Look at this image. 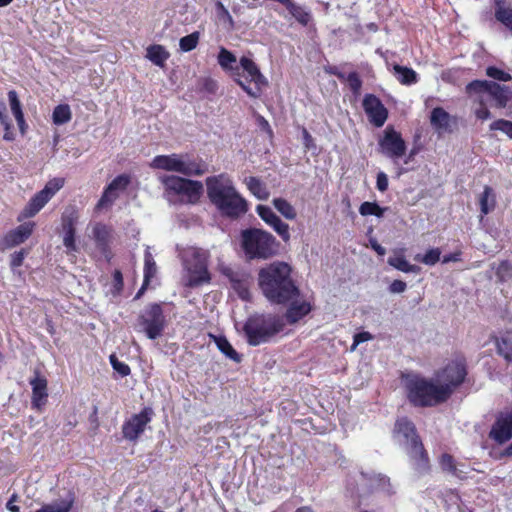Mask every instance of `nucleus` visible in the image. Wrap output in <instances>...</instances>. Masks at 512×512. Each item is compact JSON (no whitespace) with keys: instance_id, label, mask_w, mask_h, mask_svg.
Segmentation results:
<instances>
[{"instance_id":"obj_1","label":"nucleus","mask_w":512,"mask_h":512,"mask_svg":"<svg viewBox=\"0 0 512 512\" xmlns=\"http://www.w3.org/2000/svg\"><path fill=\"white\" fill-rule=\"evenodd\" d=\"M258 285L263 296L274 305H286L301 295L293 278V269L284 261H274L261 268L258 272Z\"/></svg>"},{"instance_id":"obj_2","label":"nucleus","mask_w":512,"mask_h":512,"mask_svg":"<svg viewBox=\"0 0 512 512\" xmlns=\"http://www.w3.org/2000/svg\"><path fill=\"white\" fill-rule=\"evenodd\" d=\"M210 202L223 214L237 218L248 211L247 201L237 192L232 180L225 174L207 177L205 180Z\"/></svg>"},{"instance_id":"obj_3","label":"nucleus","mask_w":512,"mask_h":512,"mask_svg":"<svg viewBox=\"0 0 512 512\" xmlns=\"http://www.w3.org/2000/svg\"><path fill=\"white\" fill-rule=\"evenodd\" d=\"M406 396L414 407H434L448 401L440 385L419 374H403Z\"/></svg>"},{"instance_id":"obj_4","label":"nucleus","mask_w":512,"mask_h":512,"mask_svg":"<svg viewBox=\"0 0 512 512\" xmlns=\"http://www.w3.org/2000/svg\"><path fill=\"white\" fill-rule=\"evenodd\" d=\"M394 432L405 439L406 453L414 470L419 474L428 473L430 458L414 423L406 417L400 418L395 422Z\"/></svg>"},{"instance_id":"obj_5","label":"nucleus","mask_w":512,"mask_h":512,"mask_svg":"<svg viewBox=\"0 0 512 512\" xmlns=\"http://www.w3.org/2000/svg\"><path fill=\"white\" fill-rule=\"evenodd\" d=\"M284 328L282 318L272 314H254L243 325L246 341L251 346L268 342Z\"/></svg>"},{"instance_id":"obj_6","label":"nucleus","mask_w":512,"mask_h":512,"mask_svg":"<svg viewBox=\"0 0 512 512\" xmlns=\"http://www.w3.org/2000/svg\"><path fill=\"white\" fill-rule=\"evenodd\" d=\"M241 246L250 260L269 259L279 250L276 238L271 233L257 228H248L241 232Z\"/></svg>"},{"instance_id":"obj_7","label":"nucleus","mask_w":512,"mask_h":512,"mask_svg":"<svg viewBox=\"0 0 512 512\" xmlns=\"http://www.w3.org/2000/svg\"><path fill=\"white\" fill-rule=\"evenodd\" d=\"M233 79L252 98H259L268 86L257 64L246 56L241 57L239 66L233 69Z\"/></svg>"},{"instance_id":"obj_8","label":"nucleus","mask_w":512,"mask_h":512,"mask_svg":"<svg viewBox=\"0 0 512 512\" xmlns=\"http://www.w3.org/2000/svg\"><path fill=\"white\" fill-rule=\"evenodd\" d=\"M468 376V365L463 354L455 355L442 368L435 372V380L449 400L454 392L462 386Z\"/></svg>"},{"instance_id":"obj_9","label":"nucleus","mask_w":512,"mask_h":512,"mask_svg":"<svg viewBox=\"0 0 512 512\" xmlns=\"http://www.w3.org/2000/svg\"><path fill=\"white\" fill-rule=\"evenodd\" d=\"M465 91L470 96L489 95L498 108L506 107L512 98V87L489 80H473L466 85Z\"/></svg>"},{"instance_id":"obj_10","label":"nucleus","mask_w":512,"mask_h":512,"mask_svg":"<svg viewBox=\"0 0 512 512\" xmlns=\"http://www.w3.org/2000/svg\"><path fill=\"white\" fill-rule=\"evenodd\" d=\"M138 324L149 339L160 337L166 327V319L161 304H149L138 317Z\"/></svg>"},{"instance_id":"obj_11","label":"nucleus","mask_w":512,"mask_h":512,"mask_svg":"<svg viewBox=\"0 0 512 512\" xmlns=\"http://www.w3.org/2000/svg\"><path fill=\"white\" fill-rule=\"evenodd\" d=\"M163 183L169 191L186 196L190 204H196L203 194V184L200 181L170 175L163 179Z\"/></svg>"},{"instance_id":"obj_12","label":"nucleus","mask_w":512,"mask_h":512,"mask_svg":"<svg viewBox=\"0 0 512 512\" xmlns=\"http://www.w3.org/2000/svg\"><path fill=\"white\" fill-rule=\"evenodd\" d=\"M378 149L382 155L395 161L406 154L407 145L401 133L388 125L378 140Z\"/></svg>"},{"instance_id":"obj_13","label":"nucleus","mask_w":512,"mask_h":512,"mask_svg":"<svg viewBox=\"0 0 512 512\" xmlns=\"http://www.w3.org/2000/svg\"><path fill=\"white\" fill-rule=\"evenodd\" d=\"M154 414L152 407L145 406L139 413L131 415L123 422V438L129 442L136 443L145 432L147 425L152 421Z\"/></svg>"},{"instance_id":"obj_14","label":"nucleus","mask_w":512,"mask_h":512,"mask_svg":"<svg viewBox=\"0 0 512 512\" xmlns=\"http://www.w3.org/2000/svg\"><path fill=\"white\" fill-rule=\"evenodd\" d=\"M79 220V212L74 206L65 208L61 215V229L63 232V245L67 252H77L76 225Z\"/></svg>"},{"instance_id":"obj_15","label":"nucleus","mask_w":512,"mask_h":512,"mask_svg":"<svg viewBox=\"0 0 512 512\" xmlns=\"http://www.w3.org/2000/svg\"><path fill=\"white\" fill-rule=\"evenodd\" d=\"M488 437L498 445H503L512 439V410L496 413Z\"/></svg>"},{"instance_id":"obj_16","label":"nucleus","mask_w":512,"mask_h":512,"mask_svg":"<svg viewBox=\"0 0 512 512\" xmlns=\"http://www.w3.org/2000/svg\"><path fill=\"white\" fill-rule=\"evenodd\" d=\"M362 107L369 122L377 128L382 127L388 119V109L375 94L367 93L362 100Z\"/></svg>"},{"instance_id":"obj_17","label":"nucleus","mask_w":512,"mask_h":512,"mask_svg":"<svg viewBox=\"0 0 512 512\" xmlns=\"http://www.w3.org/2000/svg\"><path fill=\"white\" fill-rule=\"evenodd\" d=\"M211 281V275L208 271V264L205 257L198 251L193 253V262L188 266L189 287H198L208 284Z\"/></svg>"},{"instance_id":"obj_18","label":"nucleus","mask_w":512,"mask_h":512,"mask_svg":"<svg viewBox=\"0 0 512 512\" xmlns=\"http://www.w3.org/2000/svg\"><path fill=\"white\" fill-rule=\"evenodd\" d=\"M34 227V222H26L8 231L0 241V250L11 249L24 243L32 235Z\"/></svg>"},{"instance_id":"obj_19","label":"nucleus","mask_w":512,"mask_h":512,"mask_svg":"<svg viewBox=\"0 0 512 512\" xmlns=\"http://www.w3.org/2000/svg\"><path fill=\"white\" fill-rule=\"evenodd\" d=\"M285 306H287V309L284 313V318L290 325L296 324L302 320L313 309L312 302L305 299L302 294L289 301Z\"/></svg>"},{"instance_id":"obj_20","label":"nucleus","mask_w":512,"mask_h":512,"mask_svg":"<svg viewBox=\"0 0 512 512\" xmlns=\"http://www.w3.org/2000/svg\"><path fill=\"white\" fill-rule=\"evenodd\" d=\"M32 388L31 406L41 411L48 400V381L40 372L35 371L34 377L29 381Z\"/></svg>"},{"instance_id":"obj_21","label":"nucleus","mask_w":512,"mask_h":512,"mask_svg":"<svg viewBox=\"0 0 512 512\" xmlns=\"http://www.w3.org/2000/svg\"><path fill=\"white\" fill-rule=\"evenodd\" d=\"M179 173L185 176H202L208 172L207 163L200 157H192L188 153L180 154Z\"/></svg>"},{"instance_id":"obj_22","label":"nucleus","mask_w":512,"mask_h":512,"mask_svg":"<svg viewBox=\"0 0 512 512\" xmlns=\"http://www.w3.org/2000/svg\"><path fill=\"white\" fill-rule=\"evenodd\" d=\"M112 228L103 223H96L93 227V239L96 248L108 259L111 257L110 243L112 238Z\"/></svg>"},{"instance_id":"obj_23","label":"nucleus","mask_w":512,"mask_h":512,"mask_svg":"<svg viewBox=\"0 0 512 512\" xmlns=\"http://www.w3.org/2000/svg\"><path fill=\"white\" fill-rule=\"evenodd\" d=\"M150 166L154 169L178 172L180 170V154L157 155L153 158Z\"/></svg>"},{"instance_id":"obj_24","label":"nucleus","mask_w":512,"mask_h":512,"mask_svg":"<svg viewBox=\"0 0 512 512\" xmlns=\"http://www.w3.org/2000/svg\"><path fill=\"white\" fill-rule=\"evenodd\" d=\"M452 120L454 123H456V119L452 118L450 114L442 107H435L431 111L430 122L432 126L438 131L452 132V129L450 128Z\"/></svg>"},{"instance_id":"obj_25","label":"nucleus","mask_w":512,"mask_h":512,"mask_svg":"<svg viewBox=\"0 0 512 512\" xmlns=\"http://www.w3.org/2000/svg\"><path fill=\"white\" fill-rule=\"evenodd\" d=\"M8 100L11 108V112L15 117V120L17 122L19 131L21 135H25L28 129V125L24 118V113L22 110L21 102L18 98V94L15 90H10L8 92Z\"/></svg>"},{"instance_id":"obj_26","label":"nucleus","mask_w":512,"mask_h":512,"mask_svg":"<svg viewBox=\"0 0 512 512\" xmlns=\"http://www.w3.org/2000/svg\"><path fill=\"white\" fill-rule=\"evenodd\" d=\"M496 352L507 363L512 364V330H507L494 339Z\"/></svg>"},{"instance_id":"obj_27","label":"nucleus","mask_w":512,"mask_h":512,"mask_svg":"<svg viewBox=\"0 0 512 512\" xmlns=\"http://www.w3.org/2000/svg\"><path fill=\"white\" fill-rule=\"evenodd\" d=\"M210 340H212L217 348L229 359L236 363L242 361V356L233 348L228 339L223 335L208 334Z\"/></svg>"},{"instance_id":"obj_28","label":"nucleus","mask_w":512,"mask_h":512,"mask_svg":"<svg viewBox=\"0 0 512 512\" xmlns=\"http://www.w3.org/2000/svg\"><path fill=\"white\" fill-rule=\"evenodd\" d=\"M283 6L300 25L306 27L312 21L311 12L297 4L294 0H287Z\"/></svg>"},{"instance_id":"obj_29","label":"nucleus","mask_w":512,"mask_h":512,"mask_svg":"<svg viewBox=\"0 0 512 512\" xmlns=\"http://www.w3.org/2000/svg\"><path fill=\"white\" fill-rule=\"evenodd\" d=\"M478 203L480 206L481 219L495 209L497 200L492 187L488 185L484 187L483 192L479 195Z\"/></svg>"},{"instance_id":"obj_30","label":"nucleus","mask_w":512,"mask_h":512,"mask_svg":"<svg viewBox=\"0 0 512 512\" xmlns=\"http://www.w3.org/2000/svg\"><path fill=\"white\" fill-rule=\"evenodd\" d=\"M50 198L47 196L46 191L40 190L28 202L23 210L25 217L35 216L48 202Z\"/></svg>"},{"instance_id":"obj_31","label":"nucleus","mask_w":512,"mask_h":512,"mask_svg":"<svg viewBox=\"0 0 512 512\" xmlns=\"http://www.w3.org/2000/svg\"><path fill=\"white\" fill-rule=\"evenodd\" d=\"M393 74L402 85L409 86L418 82L417 72L410 67L394 64Z\"/></svg>"},{"instance_id":"obj_32","label":"nucleus","mask_w":512,"mask_h":512,"mask_svg":"<svg viewBox=\"0 0 512 512\" xmlns=\"http://www.w3.org/2000/svg\"><path fill=\"white\" fill-rule=\"evenodd\" d=\"M387 262L393 268H395L401 272H404V273L419 271V267H417L416 265L410 264L406 260L404 254H403V250H400L399 252L395 253L394 256L389 257Z\"/></svg>"},{"instance_id":"obj_33","label":"nucleus","mask_w":512,"mask_h":512,"mask_svg":"<svg viewBox=\"0 0 512 512\" xmlns=\"http://www.w3.org/2000/svg\"><path fill=\"white\" fill-rule=\"evenodd\" d=\"M169 56V52L162 45L153 44L147 48V58L159 67H164Z\"/></svg>"},{"instance_id":"obj_34","label":"nucleus","mask_w":512,"mask_h":512,"mask_svg":"<svg viewBox=\"0 0 512 512\" xmlns=\"http://www.w3.org/2000/svg\"><path fill=\"white\" fill-rule=\"evenodd\" d=\"M248 190L258 199L266 200L269 197V191L266 185L257 177L250 176L245 179Z\"/></svg>"},{"instance_id":"obj_35","label":"nucleus","mask_w":512,"mask_h":512,"mask_svg":"<svg viewBox=\"0 0 512 512\" xmlns=\"http://www.w3.org/2000/svg\"><path fill=\"white\" fill-rule=\"evenodd\" d=\"M495 3V19L512 32V7L504 6L502 0Z\"/></svg>"},{"instance_id":"obj_36","label":"nucleus","mask_w":512,"mask_h":512,"mask_svg":"<svg viewBox=\"0 0 512 512\" xmlns=\"http://www.w3.org/2000/svg\"><path fill=\"white\" fill-rule=\"evenodd\" d=\"M74 501V495L71 494L68 498L61 500L58 503L44 504L35 512H70L73 508Z\"/></svg>"},{"instance_id":"obj_37","label":"nucleus","mask_w":512,"mask_h":512,"mask_svg":"<svg viewBox=\"0 0 512 512\" xmlns=\"http://www.w3.org/2000/svg\"><path fill=\"white\" fill-rule=\"evenodd\" d=\"M492 269L495 271L497 281L505 283L512 280V262L509 260H501L498 264H493Z\"/></svg>"},{"instance_id":"obj_38","label":"nucleus","mask_w":512,"mask_h":512,"mask_svg":"<svg viewBox=\"0 0 512 512\" xmlns=\"http://www.w3.org/2000/svg\"><path fill=\"white\" fill-rule=\"evenodd\" d=\"M439 465L443 471L448 472L459 479H464V475H461V473L458 472V463L451 454H442L439 459Z\"/></svg>"},{"instance_id":"obj_39","label":"nucleus","mask_w":512,"mask_h":512,"mask_svg":"<svg viewBox=\"0 0 512 512\" xmlns=\"http://www.w3.org/2000/svg\"><path fill=\"white\" fill-rule=\"evenodd\" d=\"M237 62L236 56L229 50L224 47L220 48L218 54V63L220 67L225 71H230L231 76L233 77V69L237 66L235 65Z\"/></svg>"},{"instance_id":"obj_40","label":"nucleus","mask_w":512,"mask_h":512,"mask_svg":"<svg viewBox=\"0 0 512 512\" xmlns=\"http://www.w3.org/2000/svg\"><path fill=\"white\" fill-rule=\"evenodd\" d=\"M72 118V112L68 104L57 105L52 113V120L55 125L68 123Z\"/></svg>"},{"instance_id":"obj_41","label":"nucleus","mask_w":512,"mask_h":512,"mask_svg":"<svg viewBox=\"0 0 512 512\" xmlns=\"http://www.w3.org/2000/svg\"><path fill=\"white\" fill-rule=\"evenodd\" d=\"M273 205L276 210L288 220H294L297 216L295 208L284 198L273 199Z\"/></svg>"},{"instance_id":"obj_42","label":"nucleus","mask_w":512,"mask_h":512,"mask_svg":"<svg viewBox=\"0 0 512 512\" xmlns=\"http://www.w3.org/2000/svg\"><path fill=\"white\" fill-rule=\"evenodd\" d=\"M386 208H382L379 206L376 202H369L365 201L363 202L359 207V213L362 216H376V217H382L384 215Z\"/></svg>"},{"instance_id":"obj_43","label":"nucleus","mask_w":512,"mask_h":512,"mask_svg":"<svg viewBox=\"0 0 512 512\" xmlns=\"http://www.w3.org/2000/svg\"><path fill=\"white\" fill-rule=\"evenodd\" d=\"M199 39L200 33L198 31L192 32L191 34L182 37L179 41L180 49L183 52H190L194 50L199 43Z\"/></svg>"},{"instance_id":"obj_44","label":"nucleus","mask_w":512,"mask_h":512,"mask_svg":"<svg viewBox=\"0 0 512 512\" xmlns=\"http://www.w3.org/2000/svg\"><path fill=\"white\" fill-rule=\"evenodd\" d=\"M344 81H346L348 83L349 88H350L354 98L357 99L361 94V89H362V84H363L359 74L356 71H352L346 75V78Z\"/></svg>"},{"instance_id":"obj_45","label":"nucleus","mask_w":512,"mask_h":512,"mask_svg":"<svg viewBox=\"0 0 512 512\" xmlns=\"http://www.w3.org/2000/svg\"><path fill=\"white\" fill-rule=\"evenodd\" d=\"M441 256V251L439 248H431L426 251L424 255H417L415 257L416 261H419L425 265L433 266L435 265L439 260Z\"/></svg>"},{"instance_id":"obj_46","label":"nucleus","mask_w":512,"mask_h":512,"mask_svg":"<svg viewBox=\"0 0 512 512\" xmlns=\"http://www.w3.org/2000/svg\"><path fill=\"white\" fill-rule=\"evenodd\" d=\"M486 75L494 80L509 82L512 79L510 73L496 67V66H488L486 68Z\"/></svg>"},{"instance_id":"obj_47","label":"nucleus","mask_w":512,"mask_h":512,"mask_svg":"<svg viewBox=\"0 0 512 512\" xmlns=\"http://www.w3.org/2000/svg\"><path fill=\"white\" fill-rule=\"evenodd\" d=\"M157 272L156 263L151 256V254L145 255L144 260V279L146 283H150L151 279L155 276Z\"/></svg>"},{"instance_id":"obj_48","label":"nucleus","mask_w":512,"mask_h":512,"mask_svg":"<svg viewBox=\"0 0 512 512\" xmlns=\"http://www.w3.org/2000/svg\"><path fill=\"white\" fill-rule=\"evenodd\" d=\"M256 211L259 215V217L266 222L268 225H272L279 216H277L274 211L266 205H258L256 207Z\"/></svg>"},{"instance_id":"obj_49","label":"nucleus","mask_w":512,"mask_h":512,"mask_svg":"<svg viewBox=\"0 0 512 512\" xmlns=\"http://www.w3.org/2000/svg\"><path fill=\"white\" fill-rule=\"evenodd\" d=\"M65 184V179L56 177L49 180L42 191H46L47 196L51 199Z\"/></svg>"},{"instance_id":"obj_50","label":"nucleus","mask_w":512,"mask_h":512,"mask_svg":"<svg viewBox=\"0 0 512 512\" xmlns=\"http://www.w3.org/2000/svg\"><path fill=\"white\" fill-rule=\"evenodd\" d=\"M490 130L501 131L512 139V121L506 119H498L490 124Z\"/></svg>"},{"instance_id":"obj_51","label":"nucleus","mask_w":512,"mask_h":512,"mask_svg":"<svg viewBox=\"0 0 512 512\" xmlns=\"http://www.w3.org/2000/svg\"><path fill=\"white\" fill-rule=\"evenodd\" d=\"M112 368L121 376L126 377L130 375L131 368L128 364L119 361L115 354H111L109 357Z\"/></svg>"},{"instance_id":"obj_52","label":"nucleus","mask_w":512,"mask_h":512,"mask_svg":"<svg viewBox=\"0 0 512 512\" xmlns=\"http://www.w3.org/2000/svg\"><path fill=\"white\" fill-rule=\"evenodd\" d=\"M274 231L280 236V238L285 242H289L290 240V232L289 225L283 222L280 217L271 225Z\"/></svg>"},{"instance_id":"obj_53","label":"nucleus","mask_w":512,"mask_h":512,"mask_svg":"<svg viewBox=\"0 0 512 512\" xmlns=\"http://www.w3.org/2000/svg\"><path fill=\"white\" fill-rule=\"evenodd\" d=\"M117 192L115 190H109L108 186L104 189L101 198L99 199L96 208L102 209L104 207H107L108 205H111L117 198Z\"/></svg>"},{"instance_id":"obj_54","label":"nucleus","mask_w":512,"mask_h":512,"mask_svg":"<svg viewBox=\"0 0 512 512\" xmlns=\"http://www.w3.org/2000/svg\"><path fill=\"white\" fill-rule=\"evenodd\" d=\"M236 291L238 296L242 300H248L250 297V291L247 285V281L241 277L239 280H235V283L231 286Z\"/></svg>"},{"instance_id":"obj_55","label":"nucleus","mask_w":512,"mask_h":512,"mask_svg":"<svg viewBox=\"0 0 512 512\" xmlns=\"http://www.w3.org/2000/svg\"><path fill=\"white\" fill-rule=\"evenodd\" d=\"M130 179L127 175H118L108 184V191L115 190H124L128 186Z\"/></svg>"},{"instance_id":"obj_56","label":"nucleus","mask_w":512,"mask_h":512,"mask_svg":"<svg viewBox=\"0 0 512 512\" xmlns=\"http://www.w3.org/2000/svg\"><path fill=\"white\" fill-rule=\"evenodd\" d=\"M28 255L27 249H21L19 251H15L10 256V266L12 269L18 268L23 264L25 257Z\"/></svg>"},{"instance_id":"obj_57","label":"nucleus","mask_w":512,"mask_h":512,"mask_svg":"<svg viewBox=\"0 0 512 512\" xmlns=\"http://www.w3.org/2000/svg\"><path fill=\"white\" fill-rule=\"evenodd\" d=\"M124 287L122 272L116 269L113 272V294L118 295L122 292Z\"/></svg>"},{"instance_id":"obj_58","label":"nucleus","mask_w":512,"mask_h":512,"mask_svg":"<svg viewBox=\"0 0 512 512\" xmlns=\"http://www.w3.org/2000/svg\"><path fill=\"white\" fill-rule=\"evenodd\" d=\"M373 339V335L370 332H359L353 337V344L351 350H354L360 343L369 341Z\"/></svg>"},{"instance_id":"obj_59","label":"nucleus","mask_w":512,"mask_h":512,"mask_svg":"<svg viewBox=\"0 0 512 512\" xmlns=\"http://www.w3.org/2000/svg\"><path fill=\"white\" fill-rule=\"evenodd\" d=\"M216 8H217L219 17L221 19L229 22V24L231 26H233V24H234L233 18L231 16V14L229 13V11L227 10V8L222 4V2L218 1L216 3Z\"/></svg>"},{"instance_id":"obj_60","label":"nucleus","mask_w":512,"mask_h":512,"mask_svg":"<svg viewBox=\"0 0 512 512\" xmlns=\"http://www.w3.org/2000/svg\"><path fill=\"white\" fill-rule=\"evenodd\" d=\"M376 188L380 192H385L388 189V177L382 171L378 172V174H377V177H376Z\"/></svg>"},{"instance_id":"obj_61","label":"nucleus","mask_w":512,"mask_h":512,"mask_svg":"<svg viewBox=\"0 0 512 512\" xmlns=\"http://www.w3.org/2000/svg\"><path fill=\"white\" fill-rule=\"evenodd\" d=\"M480 107L475 110V115L479 120H487L491 117V113L486 105L483 103L482 99L479 101Z\"/></svg>"},{"instance_id":"obj_62","label":"nucleus","mask_w":512,"mask_h":512,"mask_svg":"<svg viewBox=\"0 0 512 512\" xmlns=\"http://www.w3.org/2000/svg\"><path fill=\"white\" fill-rule=\"evenodd\" d=\"M202 89L210 94H214L218 89V84L212 78H205L203 80Z\"/></svg>"},{"instance_id":"obj_63","label":"nucleus","mask_w":512,"mask_h":512,"mask_svg":"<svg viewBox=\"0 0 512 512\" xmlns=\"http://www.w3.org/2000/svg\"><path fill=\"white\" fill-rule=\"evenodd\" d=\"M406 288H407L406 282L396 279L390 284L389 291L391 293H402L406 290Z\"/></svg>"},{"instance_id":"obj_64","label":"nucleus","mask_w":512,"mask_h":512,"mask_svg":"<svg viewBox=\"0 0 512 512\" xmlns=\"http://www.w3.org/2000/svg\"><path fill=\"white\" fill-rule=\"evenodd\" d=\"M326 72L330 75L336 76L340 81H344L346 74L343 73L337 66H328Z\"/></svg>"}]
</instances>
